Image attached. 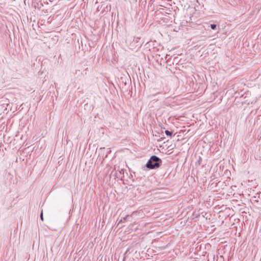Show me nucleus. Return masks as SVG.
Returning a JSON list of instances; mask_svg holds the SVG:
<instances>
[{
    "label": "nucleus",
    "instance_id": "obj_1",
    "mask_svg": "<svg viewBox=\"0 0 261 261\" xmlns=\"http://www.w3.org/2000/svg\"><path fill=\"white\" fill-rule=\"evenodd\" d=\"M162 160L156 155H152L147 162L146 166L147 168L153 169L159 167Z\"/></svg>",
    "mask_w": 261,
    "mask_h": 261
},
{
    "label": "nucleus",
    "instance_id": "obj_2",
    "mask_svg": "<svg viewBox=\"0 0 261 261\" xmlns=\"http://www.w3.org/2000/svg\"><path fill=\"white\" fill-rule=\"evenodd\" d=\"M128 217V215L126 216V217H123L122 219H121L119 221V222H118V225L119 224H120V223H123V222H125V221L126 220V219H127V218Z\"/></svg>",
    "mask_w": 261,
    "mask_h": 261
},
{
    "label": "nucleus",
    "instance_id": "obj_3",
    "mask_svg": "<svg viewBox=\"0 0 261 261\" xmlns=\"http://www.w3.org/2000/svg\"><path fill=\"white\" fill-rule=\"evenodd\" d=\"M165 134L167 136H171L172 134V132H170V131L168 130H165Z\"/></svg>",
    "mask_w": 261,
    "mask_h": 261
},
{
    "label": "nucleus",
    "instance_id": "obj_4",
    "mask_svg": "<svg viewBox=\"0 0 261 261\" xmlns=\"http://www.w3.org/2000/svg\"><path fill=\"white\" fill-rule=\"evenodd\" d=\"M210 27L212 30H215L216 28L217 25L215 24H211Z\"/></svg>",
    "mask_w": 261,
    "mask_h": 261
},
{
    "label": "nucleus",
    "instance_id": "obj_5",
    "mask_svg": "<svg viewBox=\"0 0 261 261\" xmlns=\"http://www.w3.org/2000/svg\"><path fill=\"white\" fill-rule=\"evenodd\" d=\"M40 218L42 221H43V212L42 211L41 214H40Z\"/></svg>",
    "mask_w": 261,
    "mask_h": 261
},
{
    "label": "nucleus",
    "instance_id": "obj_6",
    "mask_svg": "<svg viewBox=\"0 0 261 261\" xmlns=\"http://www.w3.org/2000/svg\"><path fill=\"white\" fill-rule=\"evenodd\" d=\"M136 213V212H133L132 214V216H134Z\"/></svg>",
    "mask_w": 261,
    "mask_h": 261
}]
</instances>
